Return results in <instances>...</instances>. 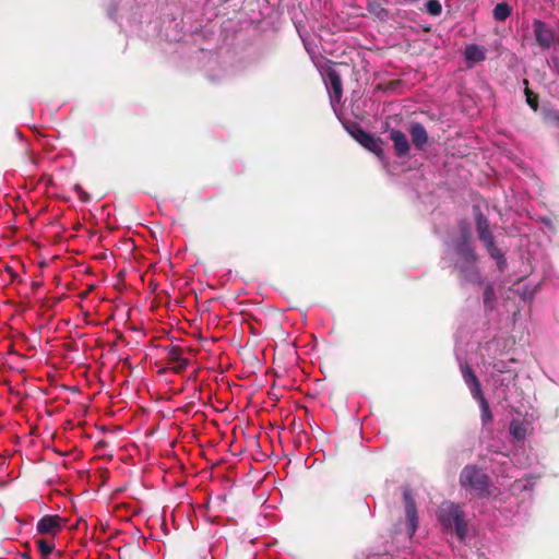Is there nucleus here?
I'll return each mask as SVG.
<instances>
[{"mask_svg":"<svg viewBox=\"0 0 559 559\" xmlns=\"http://www.w3.org/2000/svg\"><path fill=\"white\" fill-rule=\"evenodd\" d=\"M461 239L448 252L454 267L459 270L462 282L480 285L481 277L475 264L476 255L471 245L469 229L466 223L461 224Z\"/></svg>","mask_w":559,"mask_h":559,"instance_id":"f257e3e1","label":"nucleus"},{"mask_svg":"<svg viewBox=\"0 0 559 559\" xmlns=\"http://www.w3.org/2000/svg\"><path fill=\"white\" fill-rule=\"evenodd\" d=\"M437 520L442 532L445 534L454 533L460 542L465 540L468 527L465 513L457 503L443 501L437 511Z\"/></svg>","mask_w":559,"mask_h":559,"instance_id":"f03ea898","label":"nucleus"},{"mask_svg":"<svg viewBox=\"0 0 559 559\" xmlns=\"http://www.w3.org/2000/svg\"><path fill=\"white\" fill-rule=\"evenodd\" d=\"M456 360L460 366V370L462 373V378L466 386L468 388L471 395L474 400H476L479 404L480 408V418L483 426H487L492 421V415L489 407V403L484 396L480 382L473 371V369L469 367V365L466 362L465 359L461 357V355L456 352Z\"/></svg>","mask_w":559,"mask_h":559,"instance_id":"7ed1b4c3","label":"nucleus"},{"mask_svg":"<svg viewBox=\"0 0 559 559\" xmlns=\"http://www.w3.org/2000/svg\"><path fill=\"white\" fill-rule=\"evenodd\" d=\"M473 210L475 214L476 229L478 233L479 240L487 249L489 255L496 261L498 269L500 271H503L507 266V260L503 253L497 248L495 243V238L490 231L489 222L486 218V216L481 213L480 207L478 205H474Z\"/></svg>","mask_w":559,"mask_h":559,"instance_id":"20e7f679","label":"nucleus"},{"mask_svg":"<svg viewBox=\"0 0 559 559\" xmlns=\"http://www.w3.org/2000/svg\"><path fill=\"white\" fill-rule=\"evenodd\" d=\"M460 483L462 487L478 496H485L488 492V476L474 465H468L463 468L460 475Z\"/></svg>","mask_w":559,"mask_h":559,"instance_id":"39448f33","label":"nucleus"},{"mask_svg":"<svg viewBox=\"0 0 559 559\" xmlns=\"http://www.w3.org/2000/svg\"><path fill=\"white\" fill-rule=\"evenodd\" d=\"M346 130L361 146L376 154L379 159H383V151L379 138L366 132L357 123L346 126Z\"/></svg>","mask_w":559,"mask_h":559,"instance_id":"423d86ee","label":"nucleus"},{"mask_svg":"<svg viewBox=\"0 0 559 559\" xmlns=\"http://www.w3.org/2000/svg\"><path fill=\"white\" fill-rule=\"evenodd\" d=\"M403 500L405 507L407 535L409 538H412L418 528V512L415 500L412 496V491L407 488L403 491Z\"/></svg>","mask_w":559,"mask_h":559,"instance_id":"0eeeda50","label":"nucleus"},{"mask_svg":"<svg viewBox=\"0 0 559 559\" xmlns=\"http://www.w3.org/2000/svg\"><path fill=\"white\" fill-rule=\"evenodd\" d=\"M533 31L537 45L543 49H549L555 39L554 29L542 20H534Z\"/></svg>","mask_w":559,"mask_h":559,"instance_id":"6e6552de","label":"nucleus"},{"mask_svg":"<svg viewBox=\"0 0 559 559\" xmlns=\"http://www.w3.org/2000/svg\"><path fill=\"white\" fill-rule=\"evenodd\" d=\"M326 88L330 94V103L332 107L340 103L343 95L342 80L338 73L331 69L326 71Z\"/></svg>","mask_w":559,"mask_h":559,"instance_id":"1a4fd4ad","label":"nucleus"},{"mask_svg":"<svg viewBox=\"0 0 559 559\" xmlns=\"http://www.w3.org/2000/svg\"><path fill=\"white\" fill-rule=\"evenodd\" d=\"M61 528L62 525L60 523V516L58 515H45L36 525V530L40 534H56Z\"/></svg>","mask_w":559,"mask_h":559,"instance_id":"9d476101","label":"nucleus"},{"mask_svg":"<svg viewBox=\"0 0 559 559\" xmlns=\"http://www.w3.org/2000/svg\"><path fill=\"white\" fill-rule=\"evenodd\" d=\"M390 139L393 142L394 151L399 157L406 156L409 152V142L407 136L397 129L390 131Z\"/></svg>","mask_w":559,"mask_h":559,"instance_id":"9b49d317","label":"nucleus"},{"mask_svg":"<svg viewBox=\"0 0 559 559\" xmlns=\"http://www.w3.org/2000/svg\"><path fill=\"white\" fill-rule=\"evenodd\" d=\"M409 134L412 138V142L416 150L423 151L425 150L428 142V133L425 127L421 123L415 122L411 124Z\"/></svg>","mask_w":559,"mask_h":559,"instance_id":"f8f14e48","label":"nucleus"},{"mask_svg":"<svg viewBox=\"0 0 559 559\" xmlns=\"http://www.w3.org/2000/svg\"><path fill=\"white\" fill-rule=\"evenodd\" d=\"M486 49L483 46L471 44L465 47L464 57L469 66L486 59Z\"/></svg>","mask_w":559,"mask_h":559,"instance_id":"ddd939ff","label":"nucleus"},{"mask_svg":"<svg viewBox=\"0 0 559 559\" xmlns=\"http://www.w3.org/2000/svg\"><path fill=\"white\" fill-rule=\"evenodd\" d=\"M530 424L523 420L513 419L510 423V435L514 441L523 442L526 438Z\"/></svg>","mask_w":559,"mask_h":559,"instance_id":"4468645a","label":"nucleus"},{"mask_svg":"<svg viewBox=\"0 0 559 559\" xmlns=\"http://www.w3.org/2000/svg\"><path fill=\"white\" fill-rule=\"evenodd\" d=\"M168 359L177 372L186 369L189 365V360L187 358H185L181 355L180 349L176 348V347H171L168 350Z\"/></svg>","mask_w":559,"mask_h":559,"instance_id":"2eb2a0df","label":"nucleus"},{"mask_svg":"<svg viewBox=\"0 0 559 559\" xmlns=\"http://www.w3.org/2000/svg\"><path fill=\"white\" fill-rule=\"evenodd\" d=\"M536 478L532 475L515 479L514 483L511 485V490L513 493H519L522 491H531L535 485Z\"/></svg>","mask_w":559,"mask_h":559,"instance_id":"dca6fc26","label":"nucleus"},{"mask_svg":"<svg viewBox=\"0 0 559 559\" xmlns=\"http://www.w3.org/2000/svg\"><path fill=\"white\" fill-rule=\"evenodd\" d=\"M512 13L510 5L506 2L496 4L492 11L493 19L499 22L506 21Z\"/></svg>","mask_w":559,"mask_h":559,"instance_id":"f3484780","label":"nucleus"},{"mask_svg":"<svg viewBox=\"0 0 559 559\" xmlns=\"http://www.w3.org/2000/svg\"><path fill=\"white\" fill-rule=\"evenodd\" d=\"M495 299H496L495 289L491 284H487L484 289L485 308L491 309L493 307Z\"/></svg>","mask_w":559,"mask_h":559,"instance_id":"a211bd4d","label":"nucleus"},{"mask_svg":"<svg viewBox=\"0 0 559 559\" xmlns=\"http://www.w3.org/2000/svg\"><path fill=\"white\" fill-rule=\"evenodd\" d=\"M37 549L41 554L43 557L49 556L53 550V544L47 539H37L36 540Z\"/></svg>","mask_w":559,"mask_h":559,"instance_id":"6ab92c4d","label":"nucleus"},{"mask_svg":"<svg viewBox=\"0 0 559 559\" xmlns=\"http://www.w3.org/2000/svg\"><path fill=\"white\" fill-rule=\"evenodd\" d=\"M514 362V359H509V360H497L492 364V369L493 371L498 372V373H506V372H510L511 369V365Z\"/></svg>","mask_w":559,"mask_h":559,"instance_id":"aec40b11","label":"nucleus"},{"mask_svg":"<svg viewBox=\"0 0 559 559\" xmlns=\"http://www.w3.org/2000/svg\"><path fill=\"white\" fill-rule=\"evenodd\" d=\"M367 10L369 13L376 15L377 17H384L388 13L386 10L378 1L369 2Z\"/></svg>","mask_w":559,"mask_h":559,"instance_id":"412c9836","label":"nucleus"},{"mask_svg":"<svg viewBox=\"0 0 559 559\" xmlns=\"http://www.w3.org/2000/svg\"><path fill=\"white\" fill-rule=\"evenodd\" d=\"M426 11L432 16H438L442 12V5L438 0H428L426 2Z\"/></svg>","mask_w":559,"mask_h":559,"instance_id":"4be33fe9","label":"nucleus"},{"mask_svg":"<svg viewBox=\"0 0 559 559\" xmlns=\"http://www.w3.org/2000/svg\"><path fill=\"white\" fill-rule=\"evenodd\" d=\"M510 459L507 455H499V460H497V463L501 466V471L493 469L495 473L502 477L509 476L507 469L510 467Z\"/></svg>","mask_w":559,"mask_h":559,"instance_id":"5701e85b","label":"nucleus"},{"mask_svg":"<svg viewBox=\"0 0 559 559\" xmlns=\"http://www.w3.org/2000/svg\"><path fill=\"white\" fill-rule=\"evenodd\" d=\"M546 119L556 127H559V109L546 114Z\"/></svg>","mask_w":559,"mask_h":559,"instance_id":"b1692460","label":"nucleus"},{"mask_svg":"<svg viewBox=\"0 0 559 559\" xmlns=\"http://www.w3.org/2000/svg\"><path fill=\"white\" fill-rule=\"evenodd\" d=\"M526 102L533 110H537L538 102L536 96H534L530 92H526Z\"/></svg>","mask_w":559,"mask_h":559,"instance_id":"393cba45","label":"nucleus"},{"mask_svg":"<svg viewBox=\"0 0 559 559\" xmlns=\"http://www.w3.org/2000/svg\"><path fill=\"white\" fill-rule=\"evenodd\" d=\"M302 43H304V46H305L306 50H307L308 52H310L309 45H308L307 40H306L304 37H302Z\"/></svg>","mask_w":559,"mask_h":559,"instance_id":"a878e982","label":"nucleus"},{"mask_svg":"<svg viewBox=\"0 0 559 559\" xmlns=\"http://www.w3.org/2000/svg\"><path fill=\"white\" fill-rule=\"evenodd\" d=\"M108 14L110 17H114V11H109Z\"/></svg>","mask_w":559,"mask_h":559,"instance_id":"bb28decb","label":"nucleus"}]
</instances>
